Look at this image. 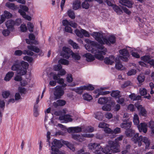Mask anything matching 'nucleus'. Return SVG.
Returning <instances> with one entry per match:
<instances>
[{
	"mask_svg": "<svg viewBox=\"0 0 154 154\" xmlns=\"http://www.w3.org/2000/svg\"><path fill=\"white\" fill-rule=\"evenodd\" d=\"M131 140L134 143H138L139 146H141V142H142L145 145V149H147L150 144V140L148 138L145 137H143L141 135L139 136L138 133L135 134L131 138Z\"/></svg>",
	"mask_w": 154,
	"mask_h": 154,
	"instance_id": "nucleus-1",
	"label": "nucleus"
},
{
	"mask_svg": "<svg viewBox=\"0 0 154 154\" xmlns=\"http://www.w3.org/2000/svg\"><path fill=\"white\" fill-rule=\"evenodd\" d=\"M103 151L106 154H111L110 152L113 153L118 152L120 151V149L119 144H116L114 141L110 140L108 142V144Z\"/></svg>",
	"mask_w": 154,
	"mask_h": 154,
	"instance_id": "nucleus-2",
	"label": "nucleus"
},
{
	"mask_svg": "<svg viewBox=\"0 0 154 154\" xmlns=\"http://www.w3.org/2000/svg\"><path fill=\"white\" fill-rule=\"evenodd\" d=\"M66 85L65 84L62 85H57L54 88V94L56 99L60 98L64 94Z\"/></svg>",
	"mask_w": 154,
	"mask_h": 154,
	"instance_id": "nucleus-3",
	"label": "nucleus"
},
{
	"mask_svg": "<svg viewBox=\"0 0 154 154\" xmlns=\"http://www.w3.org/2000/svg\"><path fill=\"white\" fill-rule=\"evenodd\" d=\"M92 35L95 39L101 45L106 44L108 45H110V43L107 39L103 37V35L99 32H94L92 33Z\"/></svg>",
	"mask_w": 154,
	"mask_h": 154,
	"instance_id": "nucleus-4",
	"label": "nucleus"
},
{
	"mask_svg": "<svg viewBox=\"0 0 154 154\" xmlns=\"http://www.w3.org/2000/svg\"><path fill=\"white\" fill-rule=\"evenodd\" d=\"M96 47L97 48L99 49L102 50L103 51H98L97 52H98V54H96L95 55V57L98 60H102L104 58V57L102 55H105L106 54V52H107V49L105 48L104 47L103 45H96Z\"/></svg>",
	"mask_w": 154,
	"mask_h": 154,
	"instance_id": "nucleus-5",
	"label": "nucleus"
},
{
	"mask_svg": "<svg viewBox=\"0 0 154 154\" xmlns=\"http://www.w3.org/2000/svg\"><path fill=\"white\" fill-rule=\"evenodd\" d=\"M88 147L89 149L92 150L94 152H99L100 153V152L102 151L104 153L103 150L105 149V148L103 149L102 148L100 144L91 143L88 145Z\"/></svg>",
	"mask_w": 154,
	"mask_h": 154,
	"instance_id": "nucleus-6",
	"label": "nucleus"
},
{
	"mask_svg": "<svg viewBox=\"0 0 154 154\" xmlns=\"http://www.w3.org/2000/svg\"><path fill=\"white\" fill-rule=\"evenodd\" d=\"M120 55L118 56L120 59L124 61H128V58L129 56V53L127 50L125 48L121 49L119 51Z\"/></svg>",
	"mask_w": 154,
	"mask_h": 154,
	"instance_id": "nucleus-7",
	"label": "nucleus"
},
{
	"mask_svg": "<svg viewBox=\"0 0 154 154\" xmlns=\"http://www.w3.org/2000/svg\"><path fill=\"white\" fill-rule=\"evenodd\" d=\"M72 137L74 140L79 142H82L84 140L85 138H90L93 136V134H86L84 135H80L77 134H72Z\"/></svg>",
	"mask_w": 154,
	"mask_h": 154,
	"instance_id": "nucleus-8",
	"label": "nucleus"
},
{
	"mask_svg": "<svg viewBox=\"0 0 154 154\" xmlns=\"http://www.w3.org/2000/svg\"><path fill=\"white\" fill-rule=\"evenodd\" d=\"M20 69L18 71V74L20 76L25 75L27 72V69L28 68L29 64L28 63L24 61H22L21 63Z\"/></svg>",
	"mask_w": 154,
	"mask_h": 154,
	"instance_id": "nucleus-9",
	"label": "nucleus"
},
{
	"mask_svg": "<svg viewBox=\"0 0 154 154\" xmlns=\"http://www.w3.org/2000/svg\"><path fill=\"white\" fill-rule=\"evenodd\" d=\"M63 141V140L60 141L56 139H54L52 143V146L51 147V150L53 151H58V149L61 148L63 144L62 142Z\"/></svg>",
	"mask_w": 154,
	"mask_h": 154,
	"instance_id": "nucleus-10",
	"label": "nucleus"
},
{
	"mask_svg": "<svg viewBox=\"0 0 154 154\" xmlns=\"http://www.w3.org/2000/svg\"><path fill=\"white\" fill-rule=\"evenodd\" d=\"M75 33L80 38H82L83 35L86 37L90 36L88 32L85 30L82 29H81L80 31L78 29H75Z\"/></svg>",
	"mask_w": 154,
	"mask_h": 154,
	"instance_id": "nucleus-11",
	"label": "nucleus"
},
{
	"mask_svg": "<svg viewBox=\"0 0 154 154\" xmlns=\"http://www.w3.org/2000/svg\"><path fill=\"white\" fill-rule=\"evenodd\" d=\"M63 51L61 53V55L67 59L69 58L71 55V53L72 52L70 49L66 47H63Z\"/></svg>",
	"mask_w": 154,
	"mask_h": 154,
	"instance_id": "nucleus-12",
	"label": "nucleus"
},
{
	"mask_svg": "<svg viewBox=\"0 0 154 154\" xmlns=\"http://www.w3.org/2000/svg\"><path fill=\"white\" fill-rule=\"evenodd\" d=\"M86 42L89 44V45H88V46H89V47L88 48H86V49L88 50V51H90L91 53L94 54H95V52H94L95 50H94V49L91 48H90V45H92L93 46H95L96 45V43L94 42L91 41L88 39H86L85 40Z\"/></svg>",
	"mask_w": 154,
	"mask_h": 154,
	"instance_id": "nucleus-13",
	"label": "nucleus"
},
{
	"mask_svg": "<svg viewBox=\"0 0 154 154\" xmlns=\"http://www.w3.org/2000/svg\"><path fill=\"white\" fill-rule=\"evenodd\" d=\"M115 61V59L113 55L110 56L108 57H106L104 59V62L107 64L112 65Z\"/></svg>",
	"mask_w": 154,
	"mask_h": 154,
	"instance_id": "nucleus-14",
	"label": "nucleus"
},
{
	"mask_svg": "<svg viewBox=\"0 0 154 154\" xmlns=\"http://www.w3.org/2000/svg\"><path fill=\"white\" fill-rule=\"evenodd\" d=\"M115 62L116 63L115 67L116 69L119 70H123L125 69L124 67L121 63L118 57H116L115 58Z\"/></svg>",
	"mask_w": 154,
	"mask_h": 154,
	"instance_id": "nucleus-15",
	"label": "nucleus"
},
{
	"mask_svg": "<svg viewBox=\"0 0 154 154\" xmlns=\"http://www.w3.org/2000/svg\"><path fill=\"white\" fill-rule=\"evenodd\" d=\"M137 108L139 111V115L144 116H146V111L145 109L143 107L142 105H139L137 106Z\"/></svg>",
	"mask_w": 154,
	"mask_h": 154,
	"instance_id": "nucleus-16",
	"label": "nucleus"
},
{
	"mask_svg": "<svg viewBox=\"0 0 154 154\" xmlns=\"http://www.w3.org/2000/svg\"><path fill=\"white\" fill-rule=\"evenodd\" d=\"M137 127L140 132H143L145 133L147 131V126L145 123H141L140 125H137Z\"/></svg>",
	"mask_w": 154,
	"mask_h": 154,
	"instance_id": "nucleus-17",
	"label": "nucleus"
},
{
	"mask_svg": "<svg viewBox=\"0 0 154 154\" xmlns=\"http://www.w3.org/2000/svg\"><path fill=\"white\" fill-rule=\"evenodd\" d=\"M128 120L125 119L123 121L124 123H123L121 124V127L122 128H124L127 130L129 129L132 125V122H127Z\"/></svg>",
	"mask_w": 154,
	"mask_h": 154,
	"instance_id": "nucleus-18",
	"label": "nucleus"
},
{
	"mask_svg": "<svg viewBox=\"0 0 154 154\" xmlns=\"http://www.w3.org/2000/svg\"><path fill=\"white\" fill-rule=\"evenodd\" d=\"M71 116L69 115H65L64 116H60L59 117L60 120H64L66 122H70L72 121Z\"/></svg>",
	"mask_w": 154,
	"mask_h": 154,
	"instance_id": "nucleus-19",
	"label": "nucleus"
},
{
	"mask_svg": "<svg viewBox=\"0 0 154 154\" xmlns=\"http://www.w3.org/2000/svg\"><path fill=\"white\" fill-rule=\"evenodd\" d=\"M111 100V98L110 97H104L100 98L98 100V103L100 104H104L108 103H109Z\"/></svg>",
	"mask_w": 154,
	"mask_h": 154,
	"instance_id": "nucleus-20",
	"label": "nucleus"
},
{
	"mask_svg": "<svg viewBox=\"0 0 154 154\" xmlns=\"http://www.w3.org/2000/svg\"><path fill=\"white\" fill-rule=\"evenodd\" d=\"M21 66L20 63L18 61H16L12 66L11 69L13 71H17L18 74V71L19 69H20Z\"/></svg>",
	"mask_w": 154,
	"mask_h": 154,
	"instance_id": "nucleus-21",
	"label": "nucleus"
},
{
	"mask_svg": "<svg viewBox=\"0 0 154 154\" xmlns=\"http://www.w3.org/2000/svg\"><path fill=\"white\" fill-rule=\"evenodd\" d=\"M66 101L63 100H57L56 102H54L53 105L55 107H57L58 106H62L65 104Z\"/></svg>",
	"mask_w": 154,
	"mask_h": 154,
	"instance_id": "nucleus-22",
	"label": "nucleus"
},
{
	"mask_svg": "<svg viewBox=\"0 0 154 154\" xmlns=\"http://www.w3.org/2000/svg\"><path fill=\"white\" fill-rule=\"evenodd\" d=\"M81 2L79 0H76L73 2V9L74 10L78 9L81 8Z\"/></svg>",
	"mask_w": 154,
	"mask_h": 154,
	"instance_id": "nucleus-23",
	"label": "nucleus"
},
{
	"mask_svg": "<svg viewBox=\"0 0 154 154\" xmlns=\"http://www.w3.org/2000/svg\"><path fill=\"white\" fill-rule=\"evenodd\" d=\"M14 25V21L11 20H9L5 23V25L8 29H12Z\"/></svg>",
	"mask_w": 154,
	"mask_h": 154,
	"instance_id": "nucleus-24",
	"label": "nucleus"
},
{
	"mask_svg": "<svg viewBox=\"0 0 154 154\" xmlns=\"http://www.w3.org/2000/svg\"><path fill=\"white\" fill-rule=\"evenodd\" d=\"M84 56L86 58V60L88 62H91L95 59L94 57L90 53H86Z\"/></svg>",
	"mask_w": 154,
	"mask_h": 154,
	"instance_id": "nucleus-25",
	"label": "nucleus"
},
{
	"mask_svg": "<svg viewBox=\"0 0 154 154\" xmlns=\"http://www.w3.org/2000/svg\"><path fill=\"white\" fill-rule=\"evenodd\" d=\"M18 12L20 14V15H22L23 17L25 19L29 21L31 20V17L26 15L25 12L23 11L21 9H19L18 10Z\"/></svg>",
	"mask_w": 154,
	"mask_h": 154,
	"instance_id": "nucleus-26",
	"label": "nucleus"
},
{
	"mask_svg": "<svg viewBox=\"0 0 154 154\" xmlns=\"http://www.w3.org/2000/svg\"><path fill=\"white\" fill-rule=\"evenodd\" d=\"M27 48L28 49L36 53H38L40 51V49L38 48L33 45H29L27 46Z\"/></svg>",
	"mask_w": 154,
	"mask_h": 154,
	"instance_id": "nucleus-27",
	"label": "nucleus"
},
{
	"mask_svg": "<svg viewBox=\"0 0 154 154\" xmlns=\"http://www.w3.org/2000/svg\"><path fill=\"white\" fill-rule=\"evenodd\" d=\"M112 7L114 11L118 14L119 15L123 13L122 10L117 5H113Z\"/></svg>",
	"mask_w": 154,
	"mask_h": 154,
	"instance_id": "nucleus-28",
	"label": "nucleus"
},
{
	"mask_svg": "<svg viewBox=\"0 0 154 154\" xmlns=\"http://www.w3.org/2000/svg\"><path fill=\"white\" fill-rule=\"evenodd\" d=\"M125 133L127 137H131L134 134L135 131L129 128L127 130Z\"/></svg>",
	"mask_w": 154,
	"mask_h": 154,
	"instance_id": "nucleus-29",
	"label": "nucleus"
},
{
	"mask_svg": "<svg viewBox=\"0 0 154 154\" xmlns=\"http://www.w3.org/2000/svg\"><path fill=\"white\" fill-rule=\"evenodd\" d=\"M14 74V73L13 72H8L4 78L5 80L7 81H9L13 76Z\"/></svg>",
	"mask_w": 154,
	"mask_h": 154,
	"instance_id": "nucleus-30",
	"label": "nucleus"
},
{
	"mask_svg": "<svg viewBox=\"0 0 154 154\" xmlns=\"http://www.w3.org/2000/svg\"><path fill=\"white\" fill-rule=\"evenodd\" d=\"M120 92L119 91H112L111 94V96L116 98H119L120 97Z\"/></svg>",
	"mask_w": 154,
	"mask_h": 154,
	"instance_id": "nucleus-31",
	"label": "nucleus"
},
{
	"mask_svg": "<svg viewBox=\"0 0 154 154\" xmlns=\"http://www.w3.org/2000/svg\"><path fill=\"white\" fill-rule=\"evenodd\" d=\"M64 144L66 145L71 150H72L73 151L75 150V149L73 146V145L69 142L66 141H63L62 142Z\"/></svg>",
	"mask_w": 154,
	"mask_h": 154,
	"instance_id": "nucleus-32",
	"label": "nucleus"
},
{
	"mask_svg": "<svg viewBox=\"0 0 154 154\" xmlns=\"http://www.w3.org/2000/svg\"><path fill=\"white\" fill-rule=\"evenodd\" d=\"M5 6L12 10L16 9L17 8V6L15 5L14 3H11L9 2H7L6 3Z\"/></svg>",
	"mask_w": 154,
	"mask_h": 154,
	"instance_id": "nucleus-33",
	"label": "nucleus"
},
{
	"mask_svg": "<svg viewBox=\"0 0 154 154\" xmlns=\"http://www.w3.org/2000/svg\"><path fill=\"white\" fill-rule=\"evenodd\" d=\"M85 87L81 86L79 87H78L76 88H74L73 90L76 93L79 94H81L82 93V90H84V88Z\"/></svg>",
	"mask_w": 154,
	"mask_h": 154,
	"instance_id": "nucleus-34",
	"label": "nucleus"
},
{
	"mask_svg": "<svg viewBox=\"0 0 154 154\" xmlns=\"http://www.w3.org/2000/svg\"><path fill=\"white\" fill-rule=\"evenodd\" d=\"M133 121L134 124L137 125H138L139 122V118L137 114H135L134 116Z\"/></svg>",
	"mask_w": 154,
	"mask_h": 154,
	"instance_id": "nucleus-35",
	"label": "nucleus"
},
{
	"mask_svg": "<svg viewBox=\"0 0 154 154\" xmlns=\"http://www.w3.org/2000/svg\"><path fill=\"white\" fill-rule=\"evenodd\" d=\"M71 54L72 58L75 60H79L81 58L80 56L78 53L72 52Z\"/></svg>",
	"mask_w": 154,
	"mask_h": 154,
	"instance_id": "nucleus-36",
	"label": "nucleus"
},
{
	"mask_svg": "<svg viewBox=\"0 0 154 154\" xmlns=\"http://www.w3.org/2000/svg\"><path fill=\"white\" fill-rule=\"evenodd\" d=\"M68 42L69 44H70L73 47V48L78 49L79 48L78 44L74 42L71 39L69 40Z\"/></svg>",
	"mask_w": 154,
	"mask_h": 154,
	"instance_id": "nucleus-37",
	"label": "nucleus"
},
{
	"mask_svg": "<svg viewBox=\"0 0 154 154\" xmlns=\"http://www.w3.org/2000/svg\"><path fill=\"white\" fill-rule=\"evenodd\" d=\"M67 14L68 16L71 19H74L75 17V15L74 12L71 9L68 10Z\"/></svg>",
	"mask_w": 154,
	"mask_h": 154,
	"instance_id": "nucleus-38",
	"label": "nucleus"
},
{
	"mask_svg": "<svg viewBox=\"0 0 154 154\" xmlns=\"http://www.w3.org/2000/svg\"><path fill=\"white\" fill-rule=\"evenodd\" d=\"M83 97V99L86 100H90L92 99V96L87 93L84 94Z\"/></svg>",
	"mask_w": 154,
	"mask_h": 154,
	"instance_id": "nucleus-39",
	"label": "nucleus"
},
{
	"mask_svg": "<svg viewBox=\"0 0 154 154\" xmlns=\"http://www.w3.org/2000/svg\"><path fill=\"white\" fill-rule=\"evenodd\" d=\"M58 63L60 64H61L66 65H67L69 64L68 61L64 59H60L58 61Z\"/></svg>",
	"mask_w": 154,
	"mask_h": 154,
	"instance_id": "nucleus-40",
	"label": "nucleus"
},
{
	"mask_svg": "<svg viewBox=\"0 0 154 154\" xmlns=\"http://www.w3.org/2000/svg\"><path fill=\"white\" fill-rule=\"evenodd\" d=\"M145 78L144 75H140L138 76L137 78V79L139 84L141 83L144 82Z\"/></svg>",
	"mask_w": 154,
	"mask_h": 154,
	"instance_id": "nucleus-41",
	"label": "nucleus"
},
{
	"mask_svg": "<svg viewBox=\"0 0 154 154\" xmlns=\"http://www.w3.org/2000/svg\"><path fill=\"white\" fill-rule=\"evenodd\" d=\"M111 106L109 104L105 105L102 108L103 110L105 111H109L111 109Z\"/></svg>",
	"mask_w": 154,
	"mask_h": 154,
	"instance_id": "nucleus-42",
	"label": "nucleus"
},
{
	"mask_svg": "<svg viewBox=\"0 0 154 154\" xmlns=\"http://www.w3.org/2000/svg\"><path fill=\"white\" fill-rule=\"evenodd\" d=\"M107 40L110 43V44H113L115 43L116 42V38L114 36H110L109 37L108 40L107 39Z\"/></svg>",
	"mask_w": 154,
	"mask_h": 154,
	"instance_id": "nucleus-43",
	"label": "nucleus"
},
{
	"mask_svg": "<svg viewBox=\"0 0 154 154\" xmlns=\"http://www.w3.org/2000/svg\"><path fill=\"white\" fill-rule=\"evenodd\" d=\"M103 114L100 112H97L95 114V118L97 119L101 120L103 119Z\"/></svg>",
	"mask_w": 154,
	"mask_h": 154,
	"instance_id": "nucleus-44",
	"label": "nucleus"
},
{
	"mask_svg": "<svg viewBox=\"0 0 154 154\" xmlns=\"http://www.w3.org/2000/svg\"><path fill=\"white\" fill-rule=\"evenodd\" d=\"M51 75H53V79L57 81L60 78V75L59 73L57 74H54L53 72H51L50 73Z\"/></svg>",
	"mask_w": 154,
	"mask_h": 154,
	"instance_id": "nucleus-45",
	"label": "nucleus"
},
{
	"mask_svg": "<svg viewBox=\"0 0 154 154\" xmlns=\"http://www.w3.org/2000/svg\"><path fill=\"white\" fill-rule=\"evenodd\" d=\"M83 86H85V87L84 88V90H93L94 89V88L93 86L91 84H89L88 85H84Z\"/></svg>",
	"mask_w": 154,
	"mask_h": 154,
	"instance_id": "nucleus-46",
	"label": "nucleus"
},
{
	"mask_svg": "<svg viewBox=\"0 0 154 154\" xmlns=\"http://www.w3.org/2000/svg\"><path fill=\"white\" fill-rule=\"evenodd\" d=\"M109 126L108 124L103 122H100L98 125L99 127L104 129L108 127Z\"/></svg>",
	"mask_w": 154,
	"mask_h": 154,
	"instance_id": "nucleus-47",
	"label": "nucleus"
},
{
	"mask_svg": "<svg viewBox=\"0 0 154 154\" xmlns=\"http://www.w3.org/2000/svg\"><path fill=\"white\" fill-rule=\"evenodd\" d=\"M82 6L83 8L88 9L89 8V5L88 2L85 1L82 3Z\"/></svg>",
	"mask_w": 154,
	"mask_h": 154,
	"instance_id": "nucleus-48",
	"label": "nucleus"
},
{
	"mask_svg": "<svg viewBox=\"0 0 154 154\" xmlns=\"http://www.w3.org/2000/svg\"><path fill=\"white\" fill-rule=\"evenodd\" d=\"M38 105H35L34 108V115L35 117H37L38 115Z\"/></svg>",
	"mask_w": 154,
	"mask_h": 154,
	"instance_id": "nucleus-49",
	"label": "nucleus"
},
{
	"mask_svg": "<svg viewBox=\"0 0 154 154\" xmlns=\"http://www.w3.org/2000/svg\"><path fill=\"white\" fill-rule=\"evenodd\" d=\"M139 92L140 94L142 96H144L147 93V90L145 88L140 89Z\"/></svg>",
	"mask_w": 154,
	"mask_h": 154,
	"instance_id": "nucleus-50",
	"label": "nucleus"
},
{
	"mask_svg": "<svg viewBox=\"0 0 154 154\" xmlns=\"http://www.w3.org/2000/svg\"><path fill=\"white\" fill-rule=\"evenodd\" d=\"M18 91L21 95L25 94L26 92V90L25 88H22L21 87H19L18 88Z\"/></svg>",
	"mask_w": 154,
	"mask_h": 154,
	"instance_id": "nucleus-51",
	"label": "nucleus"
},
{
	"mask_svg": "<svg viewBox=\"0 0 154 154\" xmlns=\"http://www.w3.org/2000/svg\"><path fill=\"white\" fill-rule=\"evenodd\" d=\"M3 16L6 18H9L12 16V14L9 12L7 11H5Z\"/></svg>",
	"mask_w": 154,
	"mask_h": 154,
	"instance_id": "nucleus-52",
	"label": "nucleus"
},
{
	"mask_svg": "<svg viewBox=\"0 0 154 154\" xmlns=\"http://www.w3.org/2000/svg\"><path fill=\"white\" fill-rule=\"evenodd\" d=\"M141 60L145 62H148L150 59V56H145L141 57Z\"/></svg>",
	"mask_w": 154,
	"mask_h": 154,
	"instance_id": "nucleus-53",
	"label": "nucleus"
},
{
	"mask_svg": "<svg viewBox=\"0 0 154 154\" xmlns=\"http://www.w3.org/2000/svg\"><path fill=\"white\" fill-rule=\"evenodd\" d=\"M133 4L131 2L128 0H127V2L125 3V4L123 5L129 8H131L132 7V5Z\"/></svg>",
	"mask_w": 154,
	"mask_h": 154,
	"instance_id": "nucleus-54",
	"label": "nucleus"
},
{
	"mask_svg": "<svg viewBox=\"0 0 154 154\" xmlns=\"http://www.w3.org/2000/svg\"><path fill=\"white\" fill-rule=\"evenodd\" d=\"M10 93L9 91H5L2 92V95L4 98H8L10 95Z\"/></svg>",
	"mask_w": 154,
	"mask_h": 154,
	"instance_id": "nucleus-55",
	"label": "nucleus"
},
{
	"mask_svg": "<svg viewBox=\"0 0 154 154\" xmlns=\"http://www.w3.org/2000/svg\"><path fill=\"white\" fill-rule=\"evenodd\" d=\"M23 59L24 60L27 61L30 63L32 62L33 60L32 57L28 56H26L24 57Z\"/></svg>",
	"mask_w": 154,
	"mask_h": 154,
	"instance_id": "nucleus-56",
	"label": "nucleus"
},
{
	"mask_svg": "<svg viewBox=\"0 0 154 154\" xmlns=\"http://www.w3.org/2000/svg\"><path fill=\"white\" fill-rule=\"evenodd\" d=\"M123 138V136H121L115 139V142H114L115 143H116V144L119 145V142L121 141L122 140Z\"/></svg>",
	"mask_w": 154,
	"mask_h": 154,
	"instance_id": "nucleus-57",
	"label": "nucleus"
},
{
	"mask_svg": "<svg viewBox=\"0 0 154 154\" xmlns=\"http://www.w3.org/2000/svg\"><path fill=\"white\" fill-rule=\"evenodd\" d=\"M136 73V71L134 69H132L130 70L127 73V75H131L135 74Z\"/></svg>",
	"mask_w": 154,
	"mask_h": 154,
	"instance_id": "nucleus-58",
	"label": "nucleus"
},
{
	"mask_svg": "<svg viewBox=\"0 0 154 154\" xmlns=\"http://www.w3.org/2000/svg\"><path fill=\"white\" fill-rule=\"evenodd\" d=\"M131 82L129 81H127L126 82H125L124 84H123L122 85V88H125L127 86L130 85H131Z\"/></svg>",
	"mask_w": 154,
	"mask_h": 154,
	"instance_id": "nucleus-59",
	"label": "nucleus"
},
{
	"mask_svg": "<svg viewBox=\"0 0 154 154\" xmlns=\"http://www.w3.org/2000/svg\"><path fill=\"white\" fill-rule=\"evenodd\" d=\"M28 26L29 30L30 32H32L33 31V24L29 22L28 23Z\"/></svg>",
	"mask_w": 154,
	"mask_h": 154,
	"instance_id": "nucleus-60",
	"label": "nucleus"
},
{
	"mask_svg": "<svg viewBox=\"0 0 154 154\" xmlns=\"http://www.w3.org/2000/svg\"><path fill=\"white\" fill-rule=\"evenodd\" d=\"M149 127L151 128L152 132L154 134V122H149Z\"/></svg>",
	"mask_w": 154,
	"mask_h": 154,
	"instance_id": "nucleus-61",
	"label": "nucleus"
},
{
	"mask_svg": "<svg viewBox=\"0 0 154 154\" xmlns=\"http://www.w3.org/2000/svg\"><path fill=\"white\" fill-rule=\"evenodd\" d=\"M20 29L22 32H26L27 30V28L25 24H22L20 26Z\"/></svg>",
	"mask_w": 154,
	"mask_h": 154,
	"instance_id": "nucleus-62",
	"label": "nucleus"
},
{
	"mask_svg": "<svg viewBox=\"0 0 154 154\" xmlns=\"http://www.w3.org/2000/svg\"><path fill=\"white\" fill-rule=\"evenodd\" d=\"M20 9H21L23 11V10L27 12L28 10V8L25 5H20Z\"/></svg>",
	"mask_w": 154,
	"mask_h": 154,
	"instance_id": "nucleus-63",
	"label": "nucleus"
},
{
	"mask_svg": "<svg viewBox=\"0 0 154 154\" xmlns=\"http://www.w3.org/2000/svg\"><path fill=\"white\" fill-rule=\"evenodd\" d=\"M73 133H78L81 131V128L78 127H73Z\"/></svg>",
	"mask_w": 154,
	"mask_h": 154,
	"instance_id": "nucleus-64",
	"label": "nucleus"
}]
</instances>
